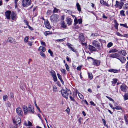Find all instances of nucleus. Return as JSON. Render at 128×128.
Returning <instances> with one entry per match:
<instances>
[{
    "label": "nucleus",
    "mask_w": 128,
    "mask_h": 128,
    "mask_svg": "<svg viewBox=\"0 0 128 128\" xmlns=\"http://www.w3.org/2000/svg\"><path fill=\"white\" fill-rule=\"evenodd\" d=\"M62 96L66 99H68V96L72 94L71 91L66 88V90L62 89L61 91Z\"/></svg>",
    "instance_id": "1"
},
{
    "label": "nucleus",
    "mask_w": 128,
    "mask_h": 128,
    "mask_svg": "<svg viewBox=\"0 0 128 128\" xmlns=\"http://www.w3.org/2000/svg\"><path fill=\"white\" fill-rule=\"evenodd\" d=\"M22 108L24 113L26 114H27L28 111L31 113H34V107L31 105L28 108L25 106H23Z\"/></svg>",
    "instance_id": "2"
},
{
    "label": "nucleus",
    "mask_w": 128,
    "mask_h": 128,
    "mask_svg": "<svg viewBox=\"0 0 128 128\" xmlns=\"http://www.w3.org/2000/svg\"><path fill=\"white\" fill-rule=\"evenodd\" d=\"M59 16L56 14L52 15L50 17V20L52 22H56L59 20Z\"/></svg>",
    "instance_id": "3"
},
{
    "label": "nucleus",
    "mask_w": 128,
    "mask_h": 128,
    "mask_svg": "<svg viewBox=\"0 0 128 128\" xmlns=\"http://www.w3.org/2000/svg\"><path fill=\"white\" fill-rule=\"evenodd\" d=\"M13 122L14 123H15L18 127L20 126L21 122L20 118L18 116H16L14 119L13 120Z\"/></svg>",
    "instance_id": "4"
},
{
    "label": "nucleus",
    "mask_w": 128,
    "mask_h": 128,
    "mask_svg": "<svg viewBox=\"0 0 128 128\" xmlns=\"http://www.w3.org/2000/svg\"><path fill=\"white\" fill-rule=\"evenodd\" d=\"M32 0H23L22 6L25 8H26L31 4Z\"/></svg>",
    "instance_id": "5"
},
{
    "label": "nucleus",
    "mask_w": 128,
    "mask_h": 128,
    "mask_svg": "<svg viewBox=\"0 0 128 128\" xmlns=\"http://www.w3.org/2000/svg\"><path fill=\"white\" fill-rule=\"evenodd\" d=\"M120 88L121 90L122 91L124 92H126L128 88L125 84H122Z\"/></svg>",
    "instance_id": "6"
},
{
    "label": "nucleus",
    "mask_w": 128,
    "mask_h": 128,
    "mask_svg": "<svg viewBox=\"0 0 128 128\" xmlns=\"http://www.w3.org/2000/svg\"><path fill=\"white\" fill-rule=\"evenodd\" d=\"M92 44L93 46L96 47L98 49H99L100 48V44L98 42L95 40H94L92 42Z\"/></svg>",
    "instance_id": "7"
},
{
    "label": "nucleus",
    "mask_w": 128,
    "mask_h": 128,
    "mask_svg": "<svg viewBox=\"0 0 128 128\" xmlns=\"http://www.w3.org/2000/svg\"><path fill=\"white\" fill-rule=\"evenodd\" d=\"M109 57L113 58H116L118 59L119 57H120V55L118 53L112 54L110 55Z\"/></svg>",
    "instance_id": "8"
},
{
    "label": "nucleus",
    "mask_w": 128,
    "mask_h": 128,
    "mask_svg": "<svg viewBox=\"0 0 128 128\" xmlns=\"http://www.w3.org/2000/svg\"><path fill=\"white\" fill-rule=\"evenodd\" d=\"M8 42H9L11 43L16 44L17 43L15 40L12 37H9L7 40Z\"/></svg>",
    "instance_id": "9"
},
{
    "label": "nucleus",
    "mask_w": 128,
    "mask_h": 128,
    "mask_svg": "<svg viewBox=\"0 0 128 128\" xmlns=\"http://www.w3.org/2000/svg\"><path fill=\"white\" fill-rule=\"evenodd\" d=\"M67 46H68V48L71 50H72L75 52H77L76 50L72 46H73L71 44H70L68 43L67 44Z\"/></svg>",
    "instance_id": "10"
},
{
    "label": "nucleus",
    "mask_w": 128,
    "mask_h": 128,
    "mask_svg": "<svg viewBox=\"0 0 128 128\" xmlns=\"http://www.w3.org/2000/svg\"><path fill=\"white\" fill-rule=\"evenodd\" d=\"M124 4V3L123 2H119L118 1H116L115 6L116 8L120 7V8H122Z\"/></svg>",
    "instance_id": "11"
},
{
    "label": "nucleus",
    "mask_w": 128,
    "mask_h": 128,
    "mask_svg": "<svg viewBox=\"0 0 128 128\" xmlns=\"http://www.w3.org/2000/svg\"><path fill=\"white\" fill-rule=\"evenodd\" d=\"M16 111L17 114L20 116H22L23 112L21 109L20 108H18L16 109Z\"/></svg>",
    "instance_id": "12"
},
{
    "label": "nucleus",
    "mask_w": 128,
    "mask_h": 128,
    "mask_svg": "<svg viewBox=\"0 0 128 128\" xmlns=\"http://www.w3.org/2000/svg\"><path fill=\"white\" fill-rule=\"evenodd\" d=\"M11 12L10 11H8L5 12V15L6 18L10 20V15Z\"/></svg>",
    "instance_id": "13"
},
{
    "label": "nucleus",
    "mask_w": 128,
    "mask_h": 128,
    "mask_svg": "<svg viewBox=\"0 0 128 128\" xmlns=\"http://www.w3.org/2000/svg\"><path fill=\"white\" fill-rule=\"evenodd\" d=\"M108 71L109 72L114 73H118L120 72V70H117L111 69L109 70Z\"/></svg>",
    "instance_id": "14"
},
{
    "label": "nucleus",
    "mask_w": 128,
    "mask_h": 128,
    "mask_svg": "<svg viewBox=\"0 0 128 128\" xmlns=\"http://www.w3.org/2000/svg\"><path fill=\"white\" fill-rule=\"evenodd\" d=\"M88 49L90 52H92L93 51L96 50V48L90 45H89Z\"/></svg>",
    "instance_id": "15"
},
{
    "label": "nucleus",
    "mask_w": 128,
    "mask_h": 128,
    "mask_svg": "<svg viewBox=\"0 0 128 128\" xmlns=\"http://www.w3.org/2000/svg\"><path fill=\"white\" fill-rule=\"evenodd\" d=\"M100 61L97 60H94L93 62V64L96 66H99L100 64Z\"/></svg>",
    "instance_id": "16"
},
{
    "label": "nucleus",
    "mask_w": 128,
    "mask_h": 128,
    "mask_svg": "<svg viewBox=\"0 0 128 128\" xmlns=\"http://www.w3.org/2000/svg\"><path fill=\"white\" fill-rule=\"evenodd\" d=\"M118 60H120L122 63H124L126 61V60L125 58L124 57H119Z\"/></svg>",
    "instance_id": "17"
},
{
    "label": "nucleus",
    "mask_w": 128,
    "mask_h": 128,
    "mask_svg": "<svg viewBox=\"0 0 128 128\" xmlns=\"http://www.w3.org/2000/svg\"><path fill=\"white\" fill-rule=\"evenodd\" d=\"M16 12H13L11 13L12 19V20H15L16 18Z\"/></svg>",
    "instance_id": "18"
},
{
    "label": "nucleus",
    "mask_w": 128,
    "mask_h": 128,
    "mask_svg": "<svg viewBox=\"0 0 128 128\" xmlns=\"http://www.w3.org/2000/svg\"><path fill=\"white\" fill-rule=\"evenodd\" d=\"M79 39L82 42H84V37L82 34H81L79 37Z\"/></svg>",
    "instance_id": "19"
},
{
    "label": "nucleus",
    "mask_w": 128,
    "mask_h": 128,
    "mask_svg": "<svg viewBox=\"0 0 128 128\" xmlns=\"http://www.w3.org/2000/svg\"><path fill=\"white\" fill-rule=\"evenodd\" d=\"M118 52L120 54H122V55L124 56H126L127 54L125 50L119 51Z\"/></svg>",
    "instance_id": "20"
},
{
    "label": "nucleus",
    "mask_w": 128,
    "mask_h": 128,
    "mask_svg": "<svg viewBox=\"0 0 128 128\" xmlns=\"http://www.w3.org/2000/svg\"><path fill=\"white\" fill-rule=\"evenodd\" d=\"M45 25L46 27L48 29H50L51 28V26L48 21L45 22Z\"/></svg>",
    "instance_id": "21"
},
{
    "label": "nucleus",
    "mask_w": 128,
    "mask_h": 128,
    "mask_svg": "<svg viewBox=\"0 0 128 128\" xmlns=\"http://www.w3.org/2000/svg\"><path fill=\"white\" fill-rule=\"evenodd\" d=\"M24 124L26 126H31L32 125V123L29 121H28L27 122H25Z\"/></svg>",
    "instance_id": "22"
},
{
    "label": "nucleus",
    "mask_w": 128,
    "mask_h": 128,
    "mask_svg": "<svg viewBox=\"0 0 128 128\" xmlns=\"http://www.w3.org/2000/svg\"><path fill=\"white\" fill-rule=\"evenodd\" d=\"M118 52V50L115 49H114L110 50L109 52L110 53H116Z\"/></svg>",
    "instance_id": "23"
},
{
    "label": "nucleus",
    "mask_w": 128,
    "mask_h": 128,
    "mask_svg": "<svg viewBox=\"0 0 128 128\" xmlns=\"http://www.w3.org/2000/svg\"><path fill=\"white\" fill-rule=\"evenodd\" d=\"M114 22L115 23V28L116 29L118 30V27L119 25V24L117 22L116 20H114Z\"/></svg>",
    "instance_id": "24"
},
{
    "label": "nucleus",
    "mask_w": 128,
    "mask_h": 128,
    "mask_svg": "<svg viewBox=\"0 0 128 128\" xmlns=\"http://www.w3.org/2000/svg\"><path fill=\"white\" fill-rule=\"evenodd\" d=\"M100 3L102 4L107 6H108V4L106 2H104L103 0H101L100 1Z\"/></svg>",
    "instance_id": "25"
},
{
    "label": "nucleus",
    "mask_w": 128,
    "mask_h": 128,
    "mask_svg": "<svg viewBox=\"0 0 128 128\" xmlns=\"http://www.w3.org/2000/svg\"><path fill=\"white\" fill-rule=\"evenodd\" d=\"M88 75L90 79L92 80L93 78V76L92 73L88 72Z\"/></svg>",
    "instance_id": "26"
},
{
    "label": "nucleus",
    "mask_w": 128,
    "mask_h": 128,
    "mask_svg": "<svg viewBox=\"0 0 128 128\" xmlns=\"http://www.w3.org/2000/svg\"><path fill=\"white\" fill-rule=\"evenodd\" d=\"M3 98L4 100L5 101H6V100L8 99V97L7 95H3Z\"/></svg>",
    "instance_id": "27"
},
{
    "label": "nucleus",
    "mask_w": 128,
    "mask_h": 128,
    "mask_svg": "<svg viewBox=\"0 0 128 128\" xmlns=\"http://www.w3.org/2000/svg\"><path fill=\"white\" fill-rule=\"evenodd\" d=\"M67 23L68 24L70 25L72 24L71 19L70 18H68L67 19Z\"/></svg>",
    "instance_id": "28"
},
{
    "label": "nucleus",
    "mask_w": 128,
    "mask_h": 128,
    "mask_svg": "<svg viewBox=\"0 0 128 128\" xmlns=\"http://www.w3.org/2000/svg\"><path fill=\"white\" fill-rule=\"evenodd\" d=\"M52 34V32H46L44 33V34L46 36H47L48 35L51 34Z\"/></svg>",
    "instance_id": "29"
},
{
    "label": "nucleus",
    "mask_w": 128,
    "mask_h": 128,
    "mask_svg": "<svg viewBox=\"0 0 128 128\" xmlns=\"http://www.w3.org/2000/svg\"><path fill=\"white\" fill-rule=\"evenodd\" d=\"M51 74L52 75V77L56 76L55 72L54 71H52L51 72Z\"/></svg>",
    "instance_id": "30"
},
{
    "label": "nucleus",
    "mask_w": 128,
    "mask_h": 128,
    "mask_svg": "<svg viewBox=\"0 0 128 128\" xmlns=\"http://www.w3.org/2000/svg\"><path fill=\"white\" fill-rule=\"evenodd\" d=\"M118 80L117 79H114L113 80V81L112 82V83L113 84H115L117 82Z\"/></svg>",
    "instance_id": "31"
},
{
    "label": "nucleus",
    "mask_w": 128,
    "mask_h": 128,
    "mask_svg": "<svg viewBox=\"0 0 128 128\" xmlns=\"http://www.w3.org/2000/svg\"><path fill=\"white\" fill-rule=\"evenodd\" d=\"M114 109L117 110H122V108L120 106H117L116 107L114 108Z\"/></svg>",
    "instance_id": "32"
},
{
    "label": "nucleus",
    "mask_w": 128,
    "mask_h": 128,
    "mask_svg": "<svg viewBox=\"0 0 128 128\" xmlns=\"http://www.w3.org/2000/svg\"><path fill=\"white\" fill-rule=\"evenodd\" d=\"M39 49H41L44 52H45L46 50V48L43 46H41L40 47Z\"/></svg>",
    "instance_id": "33"
},
{
    "label": "nucleus",
    "mask_w": 128,
    "mask_h": 128,
    "mask_svg": "<svg viewBox=\"0 0 128 128\" xmlns=\"http://www.w3.org/2000/svg\"><path fill=\"white\" fill-rule=\"evenodd\" d=\"M61 72L64 75H66V71L64 69H62L61 70Z\"/></svg>",
    "instance_id": "34"
},
{
    "label": "nucleus",
    "mask_w": 128,
    "mask_h": 128,
    "mask_svg": "<svg viewBox=\"0 0 128 128\" xmlns=\"http://www.w3.org/2000/svg\"><path fill=\"white\" fill-rule=\"evenodd\" d=\"M40 54L44 58L46 57V56L44 53L42 52H40Z\"/></svg>",
    "instance_id": "35"
},
{
    "label": "nucleus",
    "mask_w": 128,
    "mask_h": 128,
    "mask_svg": "<svg viewBox=\"0 0 128 128\" xmlns=\"http://www.w3.org/2000/svg\"><path fill=\"white\" fill-rule=\"evenodd\" d=\"M74 26L76 25L78 23V20L76 18H75L74 20Z\"/></svg>",
    "instance_id": "36"
},
{
    "label": "nucleus",
    "mask_w": 128,
    "mask_h": 128,
    "mask_svg": "<svg viewBox=\"0 0 128 128\" xmlns=\"http://www.w3.org/2000/svg\"><path fill=\"white\" fill-rule=\"evenodd\" d=\"M113 46V43L112 42L109 43L107 45V47L108 48H110Z\"/></svg>",
    "instance_id": "37"
},
{
    "label": "nucleus",
    "mask_w": 128,
    "mask_h": 128,
    "mask_svg": "<svg viewBox=\"0 0 128 128\" xmlns=\"http://www.w3.org/2000/svg\"><path fill=\"white\" fill-rule=\"evenodd\" d=\"M6 106L7 107L10 108L11 106V104L10 102L9 101L7 102H6Z\"/></svg>",
    "instance_id": "38"
},
{
    "label": "nucleus",
    "mask_w": 128,
    "mask_h": 128,
    "mask_svg": "<svg viewBox=\"0 0 128 128\" xmlns=\"http://www.w3.org/2000/svg\"><path fill=\"white\" fill-rule=\"evenodd\" d=\"M65 66L66 68V70L69 71L70 70V67L67 64H65Z\"/></svg>",
    "instance_id": "39"
},
{
    "label": "nucleus",
    "mask_w": 128,
    "mask_h": 128,
    "mask_svg": "<svg viewBox=\"0 0 128 128\" xmlns=\"http://www.w3.org/2000/svg\"><path fill=\"white\" fill-rule=\"evenodd\" d=\"M78 95L80 99H83L84 98V96L80 93L78 94Z\"/></svg>",
    "instance_id": "40"
},
{
    "label": "nucleus",
    "mask_w": 128,
    "mask_h": 128,
    "mask_svg": "<svg viewBox=\"0 0 128 128\" xmlns=\"http://www.w3.org/2000/svg\"><path fill=\"white\" fill-rule=\"evenodd\" d=\"M106 98H108L109 100L112 101L114 103V100L113 99H112L111 98H110L107 96H106Z\"/></svg>",
    "instance_id": "41"
},
{
    "label": "nucleus",
    "mask_w": 128,
    "mask_h": 128,
    "mask_svg": "<svg viewBox=\"0 0 128 128\" xmlns=\"http://www.w3.org/2000/svg\"><path fill=\"white\" fill-rule=\"evenodd\" d=\"M61 26L62 28H66V26L64 22H62V24Z\"/></svg>",
    "instance_id": "42"
},
{
    "label": "nucleus",
    "mask_w": 128,
    "mask_h": 128,
    "mask_svg": "<svg viewBox=\"0 0 128 128\" xmlns=\"http://www.w3.org/2000/svg\"><path fill=\"white\" fill-rule=\"evenodd\" d=\"M53 91L55 92H56L57 91V88L56 87V86H54L53 87Z\"/></svg>",
    "instance_id": "43"
},
{
    "label": "nucleus",
    "mask_w": 128,
    "mask_h": 128,
    "mask_svg": "<svg viewBox=\"0 0 128 128\" xmlns=\"http://www.w3.org/2000/svg\"><path fill=\"white\" fill-rule=\"evenodd\" d=\"M28 37L26 36L25 38L24 39V42H25L26 43L28 42Z\"/></svg>",
    "instance_id": "44"
},
{
    "label": "nucleus",
    "mask_w": 128,
    "mask_h": 128,
    "mask_svg": "<svg viewBox=\"0 0 128 128\" xmlns=\"http://www.w3.org/2000/svg\"><path fill=\"white\" fill-rule=\"evenodd\" d=\"M48 52H49V53L50 54V55L51 56H53V52L50 49H49L48 51Z\"/></svg>",
    "instance_id": "45"
},
{
    "label": "nucleus",
    "mask_w": 128,
    "mask_h": 128,
    "mask_svg": "<svg viewBox=\"0 0 128 128\" xmlns=\"http://www.w3.org/2000/svg\"><path fill=\"white\" fill-rule=\"evenodd\" d=\"M70 96V99L71 101H72L74 102H75V100L74 98L72 97V96H71V95L70 96Z\"/></svg>",
    "instance_id": "46"
},
{
    "label": "nucleus",
    "mask_w": 128,
    "mask_h": 128,
    "mask_svg": "<svg viewBox=\"0 0 128 128\" xmlns=\"http://www.w3.org/2000/svg\"><path fill=\"white\" fill-rule=\"evenodd\" d=\"M124 12L123 10L121 11L120 12V14L122 16H125L124 14Z\"/></svg>",
    "instance_id": "47"
},
{
    "label": "nucleus",
    "mask_w": 128,
    "mask_h": 128,
    "mask_svg": "<svg viewBox=\"0 0 128 128\" xmlns=\"http://www.w3.org/2000/svg\"><path fill=\"white\" fill-rule=\"evenodd\" d=\"M102 121L103 122L104 124V126H107L106 124V121L104 120V119H102Z\"/></svg>",
    "instance_id": "48"
},
{
    "label": "nucleus",
    "mask_w": 128,
    "mask_h": 128,
    "mask_svg": "<svg viewBox=\"0 0 128 128\" xmlns=\"http://www.w3.org/2000/svg\"><path fill=\"white\" fill-rule=\"evenodd\" d=\"M57 75L58 78L60 80L62 79V76H61L60 74H57Z\"/></svg>",
    "instance_id": "49"
},
{
    "label": "nucleus",
    "mask_w": 128,
    "mask_h": 128,
    "mask_svg": "<svg viewBox=\"0 0 128 128\" xmlns=\"http://www.w3.org/2000/svg\"><path fill=\"white\" fill-rule=\"evenodd\" d=\"M59 10L57 8H54V13H56L58 12V11Z\"/></svg>",
    "instance_id": "50"
},
{
    "label": "nucleus",
    "mask_w": 128,
    "mask_h": 128,
    "mask_svg": "<svg viewBox=\"0 0 128 128\" xmlns=\"http://www.w3.org/2000/svg\"><path fill=\"white\" fill-rule=\"evenodd\" d=\"M53 78L54 79V82H56L58 80L56 76L53 77Z\"/></svg>",
    "instance_id": "51"
},
{
    "label": "nucleus",
    "mask_w": 128,
    "mask_h": 128,
    "mask_svg": "<svg viewBox=\"0 0 128 128\" xmlns=\"http://www.w3.org/2000/svg\"><path fill=\"white\" fill-rule=\"evenodd\" d=\"M116 34L119 36L122 37L123 36V35H122L119 32H117L116 33Z\"/></svg>",
    "instance_id": "52"
},
{
    "label": "nucleus",
    "mask_w": 128,
    "mask_h": 128,
    "mask_svg": "<svg viewBox=\"0 0 128 128\" xmlns=\"http://www.w3.org/2000/svg\"><path fill=\"white\" fill-rule=\"evenodd\" d=\"M128 117L126 114H125L124 115V119L125 121L128 120Z\"/></svg>",
    "instance_id": "53"
},
{
    "label": "nucleus",
    "mask_w": 128,
    "mask_h": 128,
    "mask_svg": "<svg viewBox=\"0 0 128 128\" xmlns=\"http://www.w3.org/2000/svg\"><path fill=\"white\" fill-rule=\"evenodd\" d=\"M66 39L65 38H63L62 39H61L60 40H56L60 42H62L65 40Z\"/></svg>",
    "instance_id": "54"
},
{
    "label": "nucleus",
    "mask_w": 128,
    "mask_h": 128,
    "mask_svg": "<svg viewBox=\"0 0 128 128\" xmlns=\"http://www.w3.org/2000/svg\"><path fill=\"white\" fill-rule=\"evenodd\" d=\"M100 40L101 42V43L102 44V43H105L106 44V41L104 40Z\"/></svg>",
    "instance_id": "55"
},
{
    "label": "nucleus",
    "mask_w": 128,
    "mask_h": 128,
    "mask_svg": "<svg viewBox=\"0 0 128 128\" xmlns=\"http://www.w3.org/2000/svg\"><path fill=\"white\" fill-rule=\"evenodd\" d=\"M120 25L121 26H122L124 27H125L126 28H128V27L127 26L126 24H120Z\"/></svg>",
    "instance_id": "56"
},
{
    "label": "nucleus",
    "mask_w": 128,
    "mask_h": 128,
    "mask_svg": "<svg viewBox=\"0 0 128 128\" xmlns=\"http://www.w3.org/2000/svg\"><path fill=\"white\" fill-rule=\"evenodd\" d=\"M124 98L126 100H128V94H126L124 95Z\"/></svg>",
    "instance_id": "57"
},
{
    "label": "nucleus",
    "mask_w": 128,
    "mask_h": 128,
    "mask_svg": "<svg viewBox=\"0 0 128 128\" xmlns=\"http://www.w3.org/2000/svg\"><path fill=\"white\" fill-rule=\"evenodd\" d=\"M78 22L80 24H82V20L81 19H79L78 20Z\"/></svg>",
    "instance_id": "58"
},
{
    "label": "nucleus",
    "mask_w": 128,
    "mask_h": 128,
    "mask_svg": "<svg viewBox=\"0 0 128 128\" xmlns=\"http://www.w3.org/2000/svg\"><path fill=\"white\" fill-rule=\"evenodd\" d=\"M24 22L28 26V22L26 20H24Z\"/></svg>",
    "instance_id": "59"
},
{
    "label": "nucleus",
    "mask_w": 128,
    "mask_h": 128,
    "mask_svg": "<svg viewBox=\"0 0 128 128\" xmlns=\"http://www.w3.org/2000/svg\"><path fill=\"white\" fill-rule=\"evenodd\" d=\"M41 44L42 45L44 46H46V45L45 42H44L42 41L41 42Z\"/></svg>",
    "instance_id": "60"
},
{
    "label": "nucleus",
    "mask_w": 128,
    "mask_h": 128,
    "mask_svg": "<svg viewBox=\"0 0 128 128\" xmlns=\"http://www.w3.org/2000/svg\"><path fill=\"white\" fill-rule=\"evenodd\" d=\"M82 68V66H78L77 68V70H81Z\"/></svg>",
    "instance_id": "61"
},
{
    "label": "nucleus",
    "mask_w": 128,
    "mask_h": 128,
    "mask_svg": "<svg viewBox=\"0 0 128 128\" xmlns=\"http://www.w3.org/2000/svg\"><path fill=\"white\" fill-rule=\"evenodd\" d=\"M90 103L91 104L92 106H96V104H95L94 103V102L92 101L90 102Z\"/></svg>",
    "instance_id": "62"
},
{
    "label": "nucleus",
    "mask_w": 128,
    "mask_h": 128,
    "mask_svg": "<svg viewBox=\"0 0 128 128\" xmlns=\"http://www.w3.org/2000/svg\"><path fill=\"white\" fill-rule=\"evenodd\" d=\"M28 26L29 29L30 30L32 31L34 30L33 28L32 27H30L29 25H28Z\"/></svg>",
    "instance_id": "63"
},
{
    "label": "nucleus",
    "mask_w": 128,
    "mask_h": 128,
    "mask_svg": "<svg viewBox=\"0 0 128 128\" xmlns=\"http://www.w3.org/2000/svg\"><path fill=\"white\" fill-rule=\"evenodd\" d=\"M77 8H80V6L79 4L78 3H77L76 5Z\"/></svg>",
    "instance_id": "64"
}]
</instances>
